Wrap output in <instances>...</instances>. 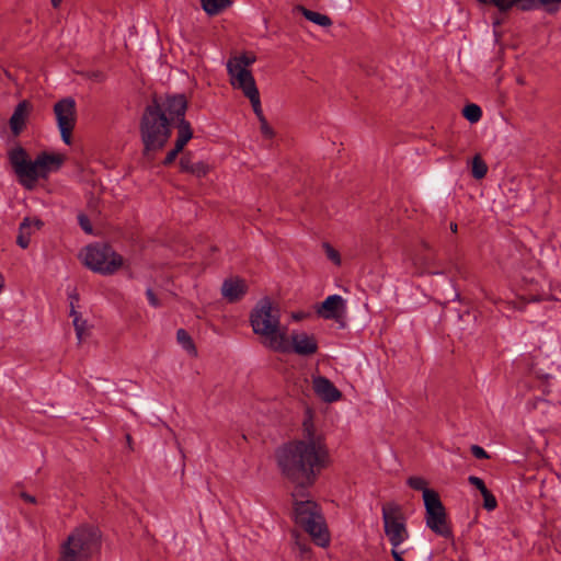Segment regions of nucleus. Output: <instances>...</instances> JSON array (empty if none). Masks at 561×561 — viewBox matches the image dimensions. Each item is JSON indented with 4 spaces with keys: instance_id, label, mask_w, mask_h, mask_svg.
I'll return each instance as SVG.
<instances>
[{
    "instance_id": "27",
    "label": "nucleus",
    "mask_w": 561,
    "mask_h": 561,
    "mask_svg": "<svg viewBox=\"0 0 561 561\" xmlns=\"http://www.w3.org/2000/svg\"><path fill=\"white\" fill-rule=\"evenodd\" d=\"M70 316L73 317V327L76 330V334H77L78 340L81 342L83 340L84 332L87 329V321L83 320L81 318L80 313L75 310V306H73L72 301H71Z\"/></svg>"
},
{
    "instance_id": "21",
    "label": "nucleus",
    "mask_w": 561,
    "mask_h": 561,
    "mask_svg": "<svg viewBox=\"0 0 561 561\" xmlns=\"http://www.w3.org/2000/svg\"><path fill=\"white\" fill-rule=\"evenodd\" d=\"M176 128H178V135L175 139V145L178 148H183L186 146V144L192 139L193 137V130L191 127V124L185 118H182L181 121L176 122Z\"/></svg>"
},
{
    "instance_id": "19",
    "label": "nucleus",
    "mask_w": 561,
    "mask_h": 561,
    "mask_svg": "<svg viewBox=\"0 0 561 561\" xmlns=\"http://www.w3.org/2000/svg\"><path fill=\"white\" fill-rule=\"evenodd\" d=\"M30 107V103L25 100L15 106L14 112L10 118V128L13 135H20L25 127V121L28 115Z\"/></svg>"
},
{
    "instance_id": "6",
    "label": "nucleus",
    "mask_w": 561,
    "mask_h": 561,
    "mask_svg": "<svg viewBox=\"0 0 561 561\" xmlns=\"http://www.w3.org/2000/svg\"><path fill=\"white\" fill-rule=\"evenodd\" d=\"M83 262L87 267L102 275H112L124 263L121 254L114 251L107 243H94L84 249Z\"/></svg>"
},
{
    "instance_id": "23",
    "label": "nucleus",
    "mask_w": 561,
    "mask_h": 561,
    "mask_svg": "<svg viewBox=\"0 0 561 561\" xmlns=\"http://www.w3.org/2000/svg\"><path fill=\"white\" fill-rule=\"evenodd\" d=\"M255 61V56H249L248 54H242L238 57H233L227 62L228 73L238 72V69H247V67L251 66Z\"/></svg>"
},
{
    "instance_id": "13",
    "label": "nucleus",
    "mask_w": 561,
    "mask_h": 561,
    "mask_svg": "<svg viewBox=\"0 0 561 561\" xmlns=\"http://www.w3.org/2000/svg\"><path fill=\"white\" fill-rule=\"evenodd\" d=\"M289 351L295 352L300 356H310L317 353L318 343L313 335H309L305 332L294 333L291 335V345L289 344Z\"/></svg>"
},
{
    "instance_id": "11",
    "label": "nucleus",
    "mask_w": 561,
    "mask_h": 561,
    "mask_svg": "<svg viewBox=\"0 0 561 561\" xmlns=\"http://www.w3.org/2000/svg\"><path fill=\"white\" fill-rule=\"evenodd\" d=\"M152 101L158 103L163 115L170 119V124L185 118L188 103L184 94H170L164 99L153 96Z\"/></svg>"
},
{
    "instance_id": "1",
    "label": "nucleus",
    "mask_w": 561,
    "mask_h": 561,
    "mask_svg": "<svg viewBox=\"0 0 561 561\" xmlns=\"http://www.w3.org/2000/svg\"><path fill=\"white\" fill-rule=\"evenodd\" d=\"M304 438L283 444L275 451L282 474L295 483L294 495L305 496V491L314 484L325 467L328 450L320 436L314 434L311 423H304Z\"/></svg>"
},
{
    "instance_id": "4",
    "label": "nucleus",
    "mask_w": 561,
    "mask_h": 561,
    "mask_svg": "<svg viewBox=\"0 0 561 561\" xmlns=\"http://www.w3.org/2000/svg\"><path fill=\"white\" fill-rule=\"evenodd\" d=\"M102 547L99 527L83 524L76 527L61 543L57 561H90Z\"/></svg>"
},
{
    "instance_id": "38",
    "label": "nucleus",
    "mask_w": 561,
    "mask_h": 561,
    "mask_svg": "<svg viewBox=\"0 0 561 561\" xmlns=\"http://www.w3.org/2000/svg\"><path fill=\"white\" fill-rule=\"evenodd\" d=\"M78 222L81 227V229L87 233H92V225L90 222V219L84 214L78 215Z\"/></svg>"
},
{
    "instance_id": "9",
    "label": "nucleus",
    "mask_w": 561,
    "mask_h": 561,
    "mask_svg": "<svg viewBox=\"0 0 561 561\" xmlns=\"http://www.w3.org/2000/svg\"><path fill=\"white\" fill-rule=\"evenodd\" d=\"M9 160L23 186L31 188L32 184L42 176L37 165H35V160H30L26 150L21 146L9 152Z\"/></svg>"
},
{
    "instance_id": "31",
    "label": "nucleus",
    "mask_w": 561,
    "mask_h": 561,
    "mask_svg": "<svg viewBox=\"0 0 561 561\" xmlns=\"http://www.w3.org/2000/svg\"><path fill=\"white\" fill-rule=\"evenodd\" d=\"M408 485L416 491H422L423 493L425 491H433L432 489L427 488V481L422 477H410L407 480Z\"/></svg>"
},
{
    "instance_id": "46",
    "label": "nucleus",
    "mask_w": 561,
    "mask_h": 561,
    "mask_svg": "<svg viewBox=\"0 0 561 561\" xmlns=\"http://www.w3.org/2000/svg\"><path fill=\"white\" fill-rule=\"evenodd\" d=\"M54 9H58L62 2V0H50Z\"/></svg>"
},
{
    "instance_id": "42",
    "label": "nucleus",
    "mask_w": 561,
    "mask_h": 561,
    "mask_svg": "<svg viewBox=\"0 0 561 561\" xmlns=\"http://www.w3.org/2000/svg\"><path fill=\"white\" fill-rule=\"evenodd\" d=\"M471 454L477 458V459H486L489 458V455L486 454V451L479 445H472L471 446Z\"/></svg>"
},
{
    "instance_id": "16",
    "label": "nucleus",
    "mask_w": 561,
    "mask_h": 561,
    "mask_svg": "<svg viewBox=\"0 0 561 561\" xmlns=\"http://www.w3.org/2000/svg\"><path fill=\"white\" fill-rule=\"evenodd\" d=\"M248 291L244 279L234 277L225 279L221 286V295L229 302H237L243 298Z\"/></svg>"
},
{
    "instance_id": "37",
    "label": "nucleus",
    "mask_w": 561,
    "mask_h": 561,
    "mask_svg": "<svg viewBox=\"0 0 561 561\" xmlns=\"http://www.w3.org/2000/svg\"><path fill=\"white\" fill-rule=\"evenodd\" d=\"M323 247L325 249L328 259L331 260L336 265H340L341 264L340 253L334 248H332L329 243H324Z\"/></svg>"
},
{
    "instance_id": "36",
    "label": "nucleus",
    "mask_w": 561,
    "mask_h": 561,
    "mask_svg": "<svg viewBox=\"0 0 561 561\" xmlns=\"http://www.w3.org/2000/svg\"><path fill=\"white\" fill-rule=\"evenodd\" d=\"M182 151L183 148H178V146L174 144V148L167 153L164 160L162 161V164L165 167L171 165L175 161L178 154Z\"/></svg>"
},
{
    "instance_id": "41",
    "label": "nucleus",
    "mask_w": 561,
    "mask_h": 561,
    "mask_svg": "<svg viewBox=\"0 0 561 561\" xmlns=\"http://www.w3.org/2000/svg\"><path fill=\"white\" fill-rule=\"evenodd\" d=\"M146 296L148 298L150 306H152L153 308L161 307L160 300L158 299V297L156 296L154 291L151 288H148L146 290Z\"/></svg>"
},
{
    "instance_id": "20",
    "label": "nucleus",
    "mask_w": 561,
    "mask_h": 561,
    "mask_svg": "<svg viewBox=\"0 0 561 561\" xmlns=\"http://www.w3.org/2000/svg\"><path fill=\"white\" fill-rule=\"evenodd\" d=\"M62 163V158L58 154H50L47 152L39 153L35 159V165L42 176H45L53 167L54 170H58Z\"/></svg>"
},
{
    "instance_id": "7",
    "label": "nucleus",
    "mask_w": 561,
    "mask_h": 561,
    "mask_svg": "<svg viewBox=\"0 0 561 561\" xmlns=\"http://www.w3.org/2000/svg\"><path fill=\"white\" fill-rule=\"evenodd\" d=\"M425 523L437 536L453 538V529L448 523L446 508L436 491L424 492Z\"/></svg>"
},
{
    "instance_id": "14",
    "label": "nucleus",
    "mask_w": 561,
    "mask_h": 561,
    "mask_svg": "<svg viewBox=\"0 0 561 561\" xmlns=\"http://www.w3.org/2000/svg\"><path fill=\"white\" fill-rule=\"evenodd\" d=\"M313 390L324 402L328 403L335 402L342 397L341 391L334 386V383L323 376L313 378Z\"/></svg>"
},
{
    "instance_id": "24",
    "label": "nucleus",
    "mask_w": 561,
    "mask_h": 561,
    "mask_svg": "<svg viewBox=\"0 0 561 561\" xmlns=\"http://www.w3.org/2000/svg\"><path fill=\"white\" fill-rule=\"evenodd\" d=\"M202 8L208 15H217L232 4V0H201Z\"/></svg>"
},
{
    "instance_id": "29",
    "label": "nucleus",
    "mask_w": 561,
    "mask_h": 561,
    "mask_svg": "<svg viewBox=\"0 0 561 561\" xmlns=\"http://www.w3.org/2000/svg\"><path fill=\"white\" fill-rule=\"evenodd\" d=\"M472 176L477 180L483 179L488 172L486 163L480 156H476L472 160Z\"/></svg>"
},
{
    "instance_id": "33",
    "label": "nucleus",
    "mask_w": 561,
    "mask_h": 561,
    "mask_svg": "<svg viewBox=\"0 0 561 561\" xmlns=\"http://www.w3.org/2000/svg\"><path fill=\"white\" fill-rule=\"evenodd\" d=\"M253 112L256 115L259 121L265 119V116L262 111L261 101H260V92L257 94H254L252 92L251 96L249 98Z\"/></svg>"
},
{
    "instance_id": "34",
    "label": "nucleus",
    "mask_w": 561,
    "mask_h": 561,
    "mask_svg": "<svg viewBox=\"0 0 561 561\" xmlns=\"http://www.w3.org/2000/svg\"><path fill=\"white\" fill-rule=\"evenodd\" d=\"M295 546L299 549L300 556L307 558L310 554L311 548L306 538L295 535Z\"/></svg>"
},
{
    "instance_id": "43",
    "label": "nucleus",
    "mask_w": 561,
    "mask_h": 561,
    "mask_svg": "<svg viewBox=\"0 0 561 561\" xmlns=\"http://www.w3.org/2000/svg\"><path fill=\"white\" fill-rule=\"evenodd\" d=\"M21 497H22L25 502H27V503H31V504H35V503H36V499H35V496H33V495H31V494H28V493H25V492L21 493Z\"/></svg>"
},
{
    "instance_id": "45",
    "label": "nucleus",
    "mask_w": 561,
    "mask_h": 561,
    "mask_svg": "<svg viewBox=\"0 0 561 561\" xmlns=\"http://www.w3.org/2000/svg\"><path fill=\"white\" fill-rule=\"evenodd\" d=\"M503 14H500L499 16L494 18L492 24L494 27H499L503 22L504 19L502 18Z\"/></svg>"
},
{
    "instance_id": "44",
    "label": "nucleus",
    "mask_w": 561,
    "mask_h": 561,
    "mask_svg": "<svg viewBox=\"0 0 561 561\" xmlns=\"http://www.w3.org/2000/svg\"><path fill=\"white\" fill-rule=\"evenodd\" d=\"M401 554L402 552H399L397 549H391V556L394 559V561H404Z\"/></svg>"
},
{
    "instance_id": "39",
    "label": "nucleus",
    "mask_w": 561,
    "mask_h": 561,
    "mask_svg": "<svg viewBox=\"0 0 561 561\" xmlns=\"http://www.w3.org/2000/svg\"><path fill=\"white\" fill-rule=\"evenodd\" d=\"M260 129H261V133L262 135L265 137V138H273L274 137V130L273 128L268 125L266 118L265 119H262L260 121Z\"/></svg>"
},
{
    "instance_id": "47",
    "label": "nucleus",
    "mask_w": 561,
    "mask_h": 561,
    "mask_svg": "<svg viewBox=\"0 0 561 561\" xmlns=\"http://www.w3.org/2000/svg\"><path fill=\"white\" fill-rule=\"evenodd\" d=\"M457 229H458L457 224H456V222H451V224H450V230H451L454 233H456V232H457Z\"/></svg>"
},
{
    "instance_id": "51",
    "label": "nucleus",
    "mask_w": 561,
    "mask_h": 561,
    "mask_svg": "<svg viewBox=\"0 0 561 561\" xmlns=\"http://www.w3.org/2000/svg\"><path fill=\"white\" fill-rule=\"evenodd\" d=\"M459 298H460V295L458 293H455L454 300L459 299Z\"/></svg>"
},
{
    "instance_id": "10",
    "label": "nucleus",
    "mask_w": 561,
    "mask_h": 561,
    "mask_svg": "<svg viewBox=\"0 0 561 561\" xmlns=\"http://www.w3.org/2000/svg\"><path fill=\"white\" fill-rule=\"evenodd\" d=\"M57 125L61 139L66 145L71 144V133L76 125V101L72 98H65L54 105Z\"/></svg>"
},
{
    "instance_id": "40",
    "label": "nucleus",
    "mask_w": 561,
    "mask_h": 561,
    "mask_svg": "<svg viewBox=\"0 0 561 561\" xmlns=\"http://www.w3.org/2000/svg\"><path fill=\"white\" fill-rule=\"evenodd\" d=\"M468 481L471 485L476 486L481 493H483V491H486L488 488L485 486V483L484 481L479 478V477H476V476H470L468 478Z\"/></svg>"
},
{
    "instance_id": "12",
    "label": "nucleus",
    "mask_w": 561,
    "mask_h": 561,
    "mask_svg": "<svg viewBox=\"0 0 561 561\" xmlns=\"http://www.w3.org/2000/svg\"><path fill=\"white\" fill-rule=\"evenodd\" d=\"M345 300L340 295H331L324 299L317 313L327 320H337L344 312Z\"/></svg>"
},
{
    "instance_id": "18",
    "label": "nucleus",
    "mask_w": 561,
    "mask_h": 561,
    "mask_svg": "<svg viewBox=\"0 0 561 561\" xmlns=\"http://www.w3.org/2000/svg\"><path fill=\"white\" fill-rule=\"evenodd\" d=\"M180 170L196 178H203L208 173L209 167L203 161L194 162L192 153L186 152L180 159Z\"/></svg>"
},
{
    "instance_id": "50",
    "label": "nucleus",
    "mask_w": 561,
    "mask_h": 561,
    "mask_svg": "<svg viewBox=\"0 0 561 561\" xmlns=\"http://www.w3.org/2000/svg\"><path fill=\"white\" fill-rule=\"evenodd\" d=\"M34 225H35L37 228H39V227L43 225V222H42L41 220H35V221H34Z\"/></svg>"
},
{
    "instance_id": "22",
    "label": "nucleus",
    "mask_w": 561,
    "mask_h": 561,
    "mask_svg": "<svg viewBox=\"0 0 561 561\" xmlns=\"http://www.w3.org/2000/svg\"><path fill=\"white\" fill-rule=\"evenodd\" d=\"M299 12H301V14L310 22H313L320 26H323V27H327V26H330L332 25V20L330 19V16L325 15V14H321L319 12H316V11H312V10H309L302 5H297L296 8Z\"/></svg>"
},
{
    "instance_id": "3",
    "label": "nucleus",
    "mask_w": 561,
    "mask_h": 561,
    "mask_svg": "<svg viewBox=\"0 0 561 561\" xmlns=\"http://www.w3.org/2000/svg\"><path fill=\"white\" fill-rule=\"evenodd\" d=\"M139 133L144 146L142 156L148 161H152L172 135L170 119L163 115L156 101H151L145 107L139 123Z\"/></svg>"
},
{
    "instance_id": "8",
    "label": "nucleus",
    "mask_w": 561,
    "mask_h": 561,
    "mask_svg": "<svg viewBox=\"0 0 561 561\" xmlns=\"http://www.w3.org/2000/svg\"><path fill=\"white\" fill-rule=\"evenodd\" d=\"M382 520L385 534L392 549H397L408 538L401 506L394 502L383 504Z\"/></svg>"
},
{
    "instance_id": "32",
    "label": "nucleus",
    "mask_w": 561,
    "mask_h": 561,
    "mask_svg": "<svg viewBox=\"0 0 561 561\" xmlns=\"http://www.w3.org/2000/svg\"><path fill=\"white\" fill-rule=\"evenodd\" d=\"M537 8H543L548 14H554L559 10V4H561V0H536Z\"/></svg>"
},
{
    "instance_id": "35",
    "label": "nucleus",
    "mask_w": 561,
    "mask_h": 561,
    "mask_svg": "<svg viewBox=\"0 0 561 561\" xmlns=\"http://www.w3.org/2000/svg\"><path fill=\"white\" fill-rule=\"evenodd\" d=\"M481 494L483 496V507L486 511L495 510L497 506V501H496L495 496L489 490L483 491V493H481Z\"/></svg>"
},
{
    "instance_id": "48",
    "label": "nucleus",
    "mask_w": 561,
    "mask_h": 561,
    "mask_svg": "<svg viewBox=\"0 0 561 561\" xmlns=\"http://www.w3.org/2000/svg\"><path fill=\"white\" fill-rule=\"evenodd\" d=\"M479 3H482V4H492V1L491 0H477Z\"/></svg>"
},
{
    "instance_id": "25",
    "label": "nucleus",
    "mask_w": 561,
    "mask_h": 561,
    "mask_svg": "<svg viewBox=\"0 0 561 561\" xmlns=\"http://www.w3.org/2000/svg\"><path fill=\"white\" fill-rule=\"evenodd\" d=\"M423 247L426 253L419 254L416 256V263H420L423 266L424 271H426L430 274H442L440 271L431 270L432 266H436L434 253L428 244L424 243Z\"/></svg>"
},
{
    "instance_id": "49",
    "label": "nucleus",
    "mask_w": 561,
    "mask_h": 561,
    "mask_svg": "<svg viewBox=\"0 0 561 561\" xmlns=\"http://www.w3.org/2000/svg\"><path fill=\"white\" fill-rule=\"evenodd\" d=\"M126 439L129 448H131V436L129 434L126 435Z\"/></svg>"
},
{
    "instance_id": "28",
    "label": "nucleus",
    "mask_w": 561,
    "mask_h": 561,
    "mask_svg": "<svg viewBox=\"0 0 561 561\" xmlns=\"http://www.w3.org/2000/svg\"><path fill=\"white\" fill-rule=\"evenodd\" d=\"M462 115L470 123H477L482 116V111L479 105L471 103L463 107Z\"/></svg>"
},
{
    "instance_id": "30",
    "label": "nucleus",
    "mask_w": 561,
    "mask_h": 561,
    "mask_svg": "<svg viewBox=\"0 0 561 561\" xmlns=\"http://www.w3.org/2000/svg\"><path fill=\"white\" fill-rule=\"evenodd\" d=\"M176 340L182 345V347L187 352H196L194 342L186 330L179 329L176 332Z\"/></svg>"
},
{
    "instance_id": "17",
    "label": "nucleus",
    "mask_w": 561,
    "mask_h": 561,
    "mask_svg": "<svg viewBox=\"0 0 561 561\" xmlns=\"http://www.w3.org/2000/svg\"><path fill=\"white\" fill-rule=\"evenodd\" d=\"M500 14H506L513 8L528 12L538 10L536 0H491Z\"/></svg>"
},
{
    "instance_id": "5",
    "label": "nucleus",
    "mask_w": 561,
    "mask_h": 561,
    "mask_svg": "<svg viewBox=\"0 0 561 561\" xmlns=\"http://www.w3.org/2000/svg\"><path fill=\"white\" fill-rule=\"evenodd\" d=\"M294 516L295 523L301 527L319 547H327L330 543V536L320 506L312 500L305 496H295Z\"/></svg>"
},
{
    "instance_id": "26",
    "label": "nucleus",
    "mask_w": 561,
    "mask_h": 561,
    "mask_svg": "<svg viewBox=\"0 0 561 561\" xmlns=\"http://www.w3.org/2000/svg\"><path fill=\"white\" fill-rule=\"evenodd\" d=\"M31 229L32 221L30 218H24L19 227V234L16 237V243L22 249H26L30 245L31 241Z\"/></svg>"
},
{
    "instance_id": "15",
    "label": "nucleus",
    "mask_w": 561,
    "mask_h": 561,
    "mask_svg": "<svg viewBox=\"0 0 561 561\" xmlns=\"http://www.w3.org/2000/svg\"><path fill=\"white\" fill-rule=\"evenodd\" d=\"M229 76L231 78V84L234 88L242 90L243 94L248 99L251 96L252 92L254 94L259 93L255 80L250 70L238 69V72L229 73Z\"/></svg>"
},
{
    "instance_id": "2",
    "label": "nucleus",
    "mask_w": 561,
    "mask_h": 561,
    "mask_svg": "<svg viewBox=\"0 0 561 561\" xmlns=\"http://www.w3.org/2000/svg\"><path fill=\"white\" fill-rule=\"evenodd\" d=\"M253 332L264 337L263 344L276 352L289 350L287 328L280 325V310L268 297L257 301L250 313Z\"/></svg>"
}]
</instances>
